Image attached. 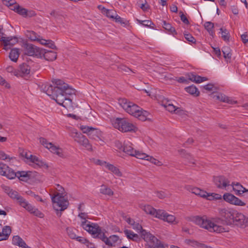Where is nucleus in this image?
Wrapping results in <instances>:
<instances>
[{
	"label": "nucleus",
	"mask_w": 248,
	"mask_h": 248,
	"mask_svg": "<svg viewBox=\"0 0 248 248\" xmlns=\"http://www.w3.org/2000/svg\"><path fill=\"white\" fill-rule=\"evenodd\" d=\"M234 210L231 208H223L218 209L220 217L214 218L211 221L205 216L202 217L194 216L191 220L200 227L204 228L211 232L220 233L226 232V229L220 224L228 226L232 225L233 223V218L234 214Z\"/></svg>",
	"instance_id": "obj_1"
},
{
	"label": "nucleus",
	"mask_w": 248,
	"mask_h": 248,
	"mask_svg": "<svg viewBox=\"0 0 248 248\" xmlns=\"http://www.w3.org/2000/svg\"><path fill=\"white\" fill-rule=\"evenodd\" d=\"M120 105L129 114L135 116L142 121L147 120L149 113L148 112L143 110L140 107L136 104L128 101L125 98L121 99L119 100Z\"/></svg>",
	"instance_id": "obj_2"
},
{
	"label": "nucleus",
	"mask_w": 248,
	"mask_h": 248,
	"mask_svg": "<svg viewBox=\"0 0 248 248\" xmlns=\"http://www.w3.org/2000/svg\"><path fill=\"white\" fill-rule=\"evenodd\" d=\"M63 193H57L51 197L54 209L59 212L66 209L69 205V201Z\"/></svg>",
	"instance_id": "obj_3"
},
{
	"label": "nucleus",
	"mask_w": 248,
	"mask_h": 248,
	"mask_svg": "<svg viewBox=\"0 0 248 248\" xmlns=\"http://www.w3.org/2000/svg\"><path fill=\"white\" fill-rule=\"evenodd\" d=\"M113 126L123 132H127L134 130L135 126L126 119L117 118L112 120Z\"/></svg>",
	"instance_id": "obj_4"
},
{
	"label": "nucleus",
	"mask_w": 248,
	"mask_h": 248,
	"mask_svg": "<svg viewBox=\"0 0 248 248\" xmlns=\"http://www.w3.org/2000/svg\"><path fill=\"white\" fill-rule=\"evenodd\" d=\"M52 82L55 83L57 85V87L59 89L60 93H62L66 96L75 94V89L69 86L62 80L59 79H54L52 80Z\"/></svg>",
	"instance_id": "obj_5"
},
{
	"label": "nucleus",
	"mask_w": 248,
	"mask_h": 248,
	"mask_svg": "<svg viewBox=\"0 0 248 248\" xmlns=\"http://www.w3.org/2000/svg\"><path fill=\"white\" fill-rule=\"evenodd\" d=\"M40 142L45 147L47 148L51 153L56 154L60 157H63L62 150L59 147L54 145L51 142H49L44 138H40Z\"/></svg>",
	"instance_id": "obj_6"
},
{
	"label": "nucleus",
	"mask_w": 248,
	"mask_h": 248,
	"mask_svg": "<svg viewBox=\"0 0 248 248\" xmlns=\"http://www.w3.org/2000/svg\"><path fill=\"white\" fill-rule=\"evenodd\" d=\"M81 226L94 237L99 232L101 229L97 224L92 223L88 220L82 221L81 223Z\"/></svg>",
	"instance_id": "obj_7"
},
{
	"label": "nucleus",
	"mask_w": 248,
	"mask_h": 248,
	"mask_svg": "<svg viewBox=\"0 0 248 248\" xmlns=\"http://www.w3.org/2000/svg\"><path fill=\"white\" fill-rule=\"evenodd\" d=\"M223 200L231 204L237 206H245L246 203L242 202L241 200H240L237 197H235L232 194L229 193H226L223 196Z\"/></svg>",
	"instance_id": "obj_8"
},
{
	"label": "nucleus",
	"mask_w": 248,
	"mask_h": 248,
	"mask_svg": "<svg viewBox=\"0 0 248 248\" xmlns=\"http://www.w3.org/2000/svg\"><path fill=\"white\" fill-rule=\"evenodd\" d=\"M25 54L30 56L40 57L42 48L38 47L31 44H25Z\"/></svg>",
	"instance_id": "obj_9"
},
{
	"label": "nucleus",
	"mask_w": 248,
	"mask_h": 248,
	"mask_svg": "<svg viewBox=\"0 0 248 248\" xmlns=\"http://www.w3.org/2000/svg\"><path fill=\"white\" fill-rule=\"evenodd\" d=\"M233 223L232 225H236L239 227H243L246 226L248 223V218H246V217L242 213H239L235 211L232 219Z\"/></svg>",
	"instance_id": "obj_10"
},
{
	"label": "nucleus",
	"mask_w": 248,
	"mask_h": 248,
	"mask_svg": "<svg viewBox=\"0 0 248 248\" xmlns=\"http://www.w3.org/2000/svg\"><path fill=\"white\" fill-rule=\"evenodd\" d=\"M52 83L54 85V86L48 83H45L41 85V88L46 94L53 97H54L55 94H56V93L57 91L59 90V89L57 87V86L55 83L53 82Z\"/></svg>",
	"instance_id": "obj_11"
},
{
	"label": "nucleus",
	"mask_w": 248,
	"mask_h": 248,
	"mask_svg": "<svg viewBox=\"0 0 248 248\" xmlns=\"http://www.w3.org/2000/svg\"><path fill=\"white\" fill-rule=\"evenodd\" d=\"M157 218L167 221L169 223L176 224L178 223V222L176 221V218L173 215L169 214L163 210H159V214H158Z\"/></svg>",
	"instance_id": "obj_12"
},
{
	"label": "nucleus",
	"mask_w": 248,
	"mask_h": 248,
	"mask_svg": "<svg viewBox=\"0 0 248 248\" xmlns=\"http://www.w3.org/2000/svg\"><path fill=\"white\" fill-rule=\"evenodd\" d=\"M123 151L126 154L132 156H135L138 159L139 156L138 155L139 154H142V152L134 150L132 147V144L128 141H124Z\"/></svg>",
	"instance_id": "obj_13"
},
{
	"label": "nucleus",
	"mask_w": 248,
	"mask_h": 248,
	"mask_svg": "<svg viewBox=\"0 0 248 248\" xmlns=\"http://www.w3.org/2000/svg\"><path fill=\"white\" fill-rule=\"evenodd\" d=\"M0 41L3 43V49L8 50L10 48L11 46L17 43L18 39L16 37H2Z\"/></svg>",
	"instance_id": "obj_14"
},
{
	"label": "nucleus",
	"mask_w": 248,
	"mask_h": 248,
	"mask_svg": "<svg viewBox=\"0 0 248 248\" xmlns=\"http://www.w3.org/2000/svg\"><path fill=\"white\" fill-rule=\"evenodd\" d=\"M210 97L215 100H218L221 102H225L229 104L236 103V102L232 101L229 97L225 94L219 93H213L210 95Z\"/></svg>",
	"instance_id": "obj_15"
},
{
	"label": "nucleus",
	"mask_w": 248,
	"mask_h": 248,
	"mask_svg": "<svg viewBox=\"0 0 248 248\" xmlns=\"http://www.w3.org/2000/svg\"><path fill=\"white\" fill-rule=\"evenodd\" d=\"M214 181L218 188H224L229 185L230 181L223 176H218L214 177Z\"/></svg>",
	"instance_id": "obj_16"
},
{
	"label": "nucleus",
	"mask_w": 248,
	"mask_h": 248,
	"mask_svg": "<svg viewBox=\"0 0 248 248\" xmlns=\"http://www.w3.org/2000/svg\"><path fill=\"white\" fill-rule=\"evenodd\" d=\"M40 58H44L45 60L48 61H53L57 58L56 53L53 51L47 50L42 48Z\"/></svg>",
	"instance_id": "obj_17"
},
{
	"label": "nucleus",
	"mask_w": 248,
	"mask_h": 248,
	"mask_svg": "<svg viewBox=\"0 0 248 248\" xmlns=\"http://www.w3.org/2000/svg\"><path fill=\"white\" fill-rule=\"evenodd\" d=\"M77 137L75 140L79 143L80 145L85 147L88 150L92 149V146L89 143V140L81 134L76 133Z\"/></svg>",
	"instance_id": "obj_18"
},
{
	"label": "nucleus",
	"mask_w": 248,
	"mask_h": 248,
	"mask_svg": "<svg viewBox=\"0 0 248 248\" xmlns=\"http://www.w3.org/2000/svg\"><path fill=\"white\" fill-rule=\"evenodd\" d=\"M140 208L143 210L147 214H149L154 217L157 218L158 214H159V210H156L153 208L151 205L140 204Z\"/></svg>",
	"instance_id": "obj_19"
},
{
	"label": "nucleus",
	"mask_w": 248,
	"mask_h": 248,
	"mask_svg": "<svg viewBox=\"0 0 248 248\" xmlns=\"http://www.w3.org/2000/svg\"><path fill=\"white\" fill-rule=\"evenodd\" d=\"M30 156L31 157V159L30 160V161L32 163H33V167L34 168H44L45 169H47L48 166V165L44 162H43L42 160H40L38 157L37 156L30 155Z\"/></svg>",
	"instance_id": "obj_20"
},
{
	"label": "nucleus",
	"mask_w": 248,
	"mask_h": 248,
	"mask_svg": "<svg viewBox=\"0 0 248 248\" xmlns=\"http://www.w3.org/2000/svg\"><path fill=\"white\" fill-rule=\"evenodd\" d=\"M232 186L233 190L235 192V194L240 195L242 193L248 192V189L243 186L239 183H232Z\"/></svg>",
	"instance_id": "obj_21"
},
{
	"label": "nucleus",
	"mask_w": 248,
	"mask_h": 248,
	"mask_svg": "<svg viewBox=\"0 0 248 248\" xmlns=\"http://www.w3.org/2000/svg\"><path fill=\"white\" fill-rule=\"evenodd\" d=\"M12 243L13 245L18 246L22 248H31L29 247L25 241L18 235L14 236L13 237Z\"/></svg>",
	"instance_id": "obj_22"
},
{
	"label": "nucleus",
	"mask_w": 248,
	"mask_h": 248,
	"mask_svg": "<svg viewBox=\"0 0 248 248\" xmlns=\"http://www.w3.org/2000/svg\"><path fill=\"white\" fill-rule=\"evenodd\" d=\"M139 156V159H144L146 160H148L150 161L151 163L158 166H160L161 164V163L159 160L154 158L153 157L151 156L146 155L145 153H142V154H139L138 155Z\"/></svg>",
	"instance_id": "obj_23"
},
{
	"label": "nucleus",
	"mask_w": 248,
	"mask_h": 248,
	"mask_svg": "<svg viewBox=\"0 0 248 248\" xmlns=\"http://www.w3.org/2000/svg\"><path fill=\"white\" fill-rule=\"evenodd\" d=\"M140 234L141 237L147 242H150L152 244L153 241H156L157 238L152 235L149 232H146V230H141Z\"/></svg>",
	"instance_id": "obj_24"
},
{
	"label": "nucleus",
	"mask_w": 248,
	"mask_h": 248,
	"mask_svg": "<svg viewBox=\"0 0 248 248\" xmlns=\"http://www.w3.org/2000/svg\"><path fill=\"white\" fill-rule=\"evenodd\" d=\"M31 71L30 66L26 63H23L20 65L18 70L19 75L20 76H24L29 75Z\"/></svg>",
	"instance_id": "obj_25"
},
{
	"label": "nucleus",
	"mask_w": 248,
	"mask_h": 248,
	"mask_svg": "<svg viewBox=\"0 0 248 248\" xmlns=\"http://www.w3.org/2000/svg\"><path fill=\"white\" fill-rule=\"evenodd\" d=\"M31 171H18L16 172V177L20 180L27 181L31 175Z\"/></svg>",
	"instance_id": "obj_26"
},
{
	"label": "nucleus",
	"mask_w": 248,
	"mask_h": 248,
	"mask_svg": "<svg viewBox=\"0 0 248 248\" xmlns=\"http://www.w3.org/2000/svg\"><path fill=\"white\" fill-rule=\"evenodd\" d=\"M19 54V49L17 48H14L11 50L9 57L12 61L16 62Z\"/></svg>",
	"instance_id": "obj_27"
},
{
	"label": "nucleus",
	"mask_w": 248,
	"mask_h": 248,
	"mask_svg": "<svg viewBox=\"0 0 248 248\" xmlns=\"http://www.w3.org/2000/svg\"><path fill=\"white\" fill-rule=\"evenodd\" d=\"M66 96L62 93H60V90L57 91L56 94H55L54 97L52 98L54 99L56 102L60 105L63 103L64 100H65Z\"/></svg>",
	"instance_id": "obj_28"
},
{
	"label": "nucleus",
	"mask_w": 248,
	"mask_h": 248,
	"mask_svg": "<svg viewBox=\"0 0 248 248\" xmlns=\"http://www.w3.org/2000/svg\"><path fill=\"white\" fill-rule=\"evenodd\" d=\"M162 25L163 27L170 33L172 34L173 36L177 34L176 30L169 23H167L166 21H163Z\"/></svg>",
	"instance_id": "obj_29"
},
{
	"label": "nucleus",
	"mask_w": 248,
	"mask_h": 248,
	"mask_svg": "<svg viewBox=\"0 0 248 248\" xmlns=\"http://www.w3.org/2000/svg\"><path fill=\"white\" fill-rule=\"evenodd\" d=\"M124 232L128 239L135 241H138L140 240L139 235L134 233L132 231L125 230Z\"/></svg>",
	"instance_id": "obj_30"
},
{
	"label": "nucleus",
	"mask_w": 248,
	"mask_h": 248,
	"mask_svg": "<svg viewBox=\"0 0 248 248\" xmlns=\"http://www.w3.org/2000/svg\"><path fill=\"white\" fill-rule=\"evenodd\" d=\"M185 90L186 92L195 96H198L200 94V92L194 85H191L185 88Z\"/></svg>",
	"instance_id": "obj_31"
},
{
	"label": "nucleus",
	"mask_w": 248,
	"mask_h": 248,
	"mask_svg": "<svg viewBox=\"0 0 248 248\" xmlns=\"http://www.w3.org/2000/svg\"><path fill=\"white\" fill-rule=\"evenodd\" d=\"M94 237L100 239L106 245H111L108 241V237L105 235V232L102 231L101 229H100V231L96 234Z\"/></svg>",
	"instance_id": "obj_32"
},
{
	"label": "nucleus",
	"mask_w": 248,
	"mask_h": 248,
	"mask_svg": "<svg viewBox=\"0 0 248 248\" xmlns=\"http://www.w3.org/2000/svg\"><path fill=\"white\" fill-rule=\"evenodd\" d=\"M204 26L205 29L208 31L209 34L213 37L215 34V32L213 30V28L214 27V23L211 22L207 21L205 22Z\"/></svg>",
	"instance_id": "obj_33"
},
{
	"label": "nucleus",
	"mask_w": 248,
	"mask_h": 248,
	"mask_svg": "<svg viewBox=\"0 0 248 248\" xmlns=\"http://www.w3.org/2000/svg\"><path fill=\"white\" fill-rule=\"evenodd\" d=\"M106 167L116 175L118 176H122V173L119 170V169L114 165L108 163L106 164Z\"/></svg>",
	"instance_id": "obj_34"
},
{
	"label": "nucleus",
	"mask_w": 248,
	"mask_h": 248,
	"mask_svg": "<svg viewBox=\"0 0 248 248\" xmlns=\"http://www.w3.org/2000/svg\"><path fill=\"white\" fill-rule=\"evenodd\" d=\"M100 192L103 194L107 195L109 196H112L113 195V191L110 188L104 185H102L101 186Z\"/></svg>",
	"instance_id": "obj_35"
},
{
	"label": "nucleus",
	"mask_w": 248,
	"mask_h": 248,
	"mask_svg": "<svg viewBox=\"0 0 248 248\" xmlns=\"http://www.w3.org/2000/svg\"><path fill=\"white\" fill-rule=\"evenodd\" d=\"M219 33L221 34V38L224 41H229L230 35L229 31L226 29L221 28Z\"/></svg>",
	"instance_id": "obj_36"
},
{
	"label": "nucleus",
	"mask_w": 248,
	"mask_h": 248,
	"mask_svg": "<svg viewBox=\"0 0 248 248\" xmlns=\"http://www.w3.org/2000/svg\"><path fill=\"white\" fill-rule=\"evenodd\" d=\"M222 52L223 53L224 58L227 62L229 60L231 59L232 54L231 53L230 48L229 47H223L222 49Z\"/></svg>",
	"instance_id": "obj_37"
},
{
	"label": "nucleus",
	"mask_w": 248,
	"mask_h": 248,
	"mask_svg": "<svg viewBox=\"0 0 248 248\" xmlns=\"http://www.w3.org/2000/svg\"><path fill=\"white\" fill-rule=\"evenodd\" d=\"M3 176H5L9 179H13L16 177V172L8 167V168L5 171V174H3Z\"/></svg>",
	"instance_id": "obj_38"
},
{
	"label": "nucleus",
	"mask_w": 248,
	"mask_h": 248,
	"mask_svg": "<svg viewBox=\"0 0 248 248\" xmlns=\"http://www.w3.org/2000/svg\"><path fill=\"white\" fill-rule=\"evenodd\" d=\"M27 37L31 41H37L40 36L33 31H27Z\"/></svg>",
	"instance_id": "obj_39"
},
{
	"label": "nucleus",
	"mask_w": 248,
	"mask_h": 248,
	"mask_svg": "<svg viewBox=\"0 0 248 248\" xmlns=\"http://www.w3.org/2000/svg\"><path fill=\"white\" fill-rule=\"evenodd\" d=\"M18 153L21 156L30 161L31 157L30 156V155H31L30 152H28L22 148H19Z\"/></svg>",
	"instance_id": "obj_40"
},
{
	"label": "nucleus",
	"mask_w": 248,
	"mask_h": 248,
	"mask_svg": "<svg viewBox=\"0 0 248 248\" xmlns=\"http://www.w3.org/2000/svg\"><path fill=\"white\" fill-rule=\"evenodd\" d=\"M115 15H116V16L114 19H115L116 22L119 23L124 27L126 26L129 24V21L128 20L122 18L116 14H115Z\"/></svg>",
	"instance_id": "obj_41"
},
{
	"label": "nucleus",
	"mask_w": 248,
	"mask_h": 248,
	"mask_svg": "<svg viewBox=\"0 0 248 248\" xmlns=\"http://www.w3.org/2000/svg\"><path fill=\"white\" fill-rule=\"evenodd\" d=\"M162 105L166 108L167 110L170 112H176V113L178 112V109L179 108H176L175 106L170 103H168V105L162 104Z\"/></svg>",
	"instance_id": "obj_42"
},
{
	"label": "nucleus",
	"mask_w": 248,
	"mask_h": 248,
	"mask_svg": "<svg viewBox=\"0 0 248 248\" xmlns=\"http://www.w3.org/2000/svg\"><path fill=\"white\" fill-rule=\"evenodd\" d=\"M137 21L139 24L142 25L143 26L148 27H150L151 28H154V27H152L151 25H154V24L152 22L151 20H140L138 19H137Z\"/></svg>",
	"instance_id": "obj_43"
},
{
	"label": "nucleus",
	"mask_w": 248,
	"mask_h": 248,
	"mask_svg": "<svg viewBox=\"0 0 248 248\" xmlns=\"http://www.w3.org/2000/svg\"><path fill=\"white\" fill-rule=\"evenodd\" d=\"M16 13H17L18 15L22 16L23 17H25V16L26 15L27 13V9L24 8L20 6V5H18L16 9Z\"/></svg>",
	"instance_id": "obj_44"
},
{
	"label": "nucleus",
	"mask_w": 248,
	"mask_h": 248,
	"mask_svg": "<svg viewBox=\"0 0 248 248\" xmlns=\"http://www.w3.org/2000/svg\"><path fill=\"white\" fill-rule=\"evenodd\" d=\"M63 102L64 103H62V106L66 108H68L73 107L72 99L68 96H66L65 100H64Z\"/></svg>",
	"instance_id": "obj_45"
},
{
	"label": "nucleus",
	"mask_w": 248,
	"mask_h": 248,
	"mask_svg": "<svg viewBox=\"0 0 248 248\" xmlns=\"http://www.w3.org/2000/svg\"><path fill=\"white\" fill-rule=\"evenodd\" d=\"M67 233L71 239H75L76 238V230L72 228H67L66 229Z\"/></svg>",
	"instance_id": "obj_46"
},
{
	"label": "nucleus",
	"mask_w": 248,
	"mask_h": 248,
	"mask_svg": "<svg viewBox=\"0 0 248 248\" xmlns=\"http://www.w3.org/2000/svg\"><path fill=\"white\" fill-rule=\"evenodd\" d=\"M102 11L106 14V15L108 17L114 19L116 15H114V12L113 11L107 9L105 7H103Z\"/></svg>",
	"instance_id": "obj_47"
},
{
	"label": "nucleus",
	"mask_w": 248,
	"mask_h": 248,
	"mask_svg": "<svg viewBox=\"0 0 248 248\" xmlns=\"http://www.w3.org/2000/svg\"><path fill=\"white\" fill-rule=\"evenodd\" d=\"M108 239L111 245H107L108 246H112L113 244L116 243L118 241L119 237L116 235H112L108 237Z\"/></svg>",
	"instance_id": "obj_48"
},
{
	"label": "nucleus",
	"mask_w": 248,
	"mask_h": 248,
	"mask_svg": "<svg viewBox=\"0 0 248 248\" xmlns=\"http://www.w3.org/2000/svg\"><path fill=\"white\" fill-rule=\"evenodd\" d=\"M89 138L95 140L96 138H98V136L97 134L96 129L94 128H93V129L90 131V132L88 134Z\"/></svg>",
	"instance_id": "obj_49"
},
{
	"label": "nucleus",
	"mask_w": 248,
	"mask_h": 248,
	"mask_svg": "<svg viewBox=\"0 0 248 248\" xmlns=\"http://www.w3.org/2000/svg\"><path fill=\"white\" fill-rule=\"evenodd\" d=\"M152 244L154 248H165L163 243L157 238L156 241H153Z\"/></svg>",
	"instance_id": "obj_50"
},
{
	"label": "nucleus",
	"mask_w": 248,
	"mask_h": 248,
	"mask_svg": "<svg viewBox=\"0 0 248 248\" xmlns=\"http://www.w3.org/2000/svg\"><path fill=\"white\" fill-rule=\"evenodd\" d=\"M118 68L119 71L124 72L126 73H129V72H132L134 73H135L134 71H133L131 69H130L129 68L127 67V66H126L125 65H121Z\"/></svg>",
	"instance_id": "obj_51"
},
{
	"label": "nucleus",
	"mask_w": 248,
	"mask_h": 248,
	"mask_svg": "<svg viewBox=\"0 0 248 248\" xmlns=\"http://www.w3.org/2000/svg\"><path fill=\"white\" fill-rule=\"evenodd\" d=\"M214 199L216 200H220L221 199V195L218 194L216 193H210L209 195H208V200H212Z\"/></svg>",
	"instance_id": "obj_52"
},
{
	"label": "nucleus",
	"mask_w": 248,
	"mask_h": 248,
	"mask_svg": "<svg viewBox=\"0 0 248 248\" xmlns=\"http://www.w3.org/2000/svg\"><path fill=\"white\" fill-rule=\"evenodd\" d=\"M16 200L17 201V202L19 204V205L23 207H25V205H26V204L27 202L26 201V200L25 199H24L20 195L17 198Z\"/></svg>",
	"instance_id": "obj_53"
},
{
	"label": "nucleus",
	"mask_w": 248,
	"mask_h": 248,
	"mask_svg": "<svg viewBox=\"0 0 248 248\" xmlns=\"http://www.w3.org/2000/svg\"><path fill=\"white\" fill-rule=\"evenodd\" d=\"M132 226L133 229L137 231L138 232H140V233L141 232V230H143L141 225L139 223L136 222L135 221L134 222V223H133Z\"/></svg>",
	"instance_id": "obj_54"
},
{
	"label": "nucleus",
	"mask_w": 248,
	"mask_h": 248,
	"mask_svg": "<svg viewBox=\"0 0 248 248\" xmlns=\"http://www.w3.org/2000/svg\"><path fill=\"white\" fill-rule=\"evenodd\" d=\"M8 168V166L2 162H0V174L3 175L5 174V171Z\"/></svg>",
	"instance_id": "obj_55"
},
{
	"label": "nucleus",
	"mask_w": 248,
	"mask_h": 248,
	"mask_svg": "<svg viewBox=\"0 0 248 248\" xmlns=\"http://www.w3.org/2000/svg\"><path fill=\"white\" fill-rule=\"evenodd\" d=\"M93 127H90L86 125H81L80 126V129L82 130V132L84 133H86L87 135L90 132L91 130L93 129Z\"/></svg>",
	"instance_id": "obj_56"
},
{
	"label": "nucleus",
	"mask_w": 248,
	"mask_h": 248,
	"mask_svg": "<svg viewBox=\"0 0 248 248\" xmlns=\"http://www.w3.org/2000/svg\"><path fill=\"white\" fill-rule=\"evenodd\" d=\"M207 80L208 78L206 77H202L200 76L196 75L195 80L194 82L197 83H200Z\"/></svg>",
	"instance_id": "obj_57"
},
{
	"label": "nucleus",
	"mask_w": 248,
	"mask_h": 248,
	"mask_svg": "<svg viewBox=\"0 0 248 248\" xmlns=\"http://www.w3.org/2000/svg\"><path fill=\"white\" fill-rule=\"evenodd\" d=\"M185 39L192 43H196V39H195V38L194 37H193L191 34H185Z\"/></svg>",
	"instance_id": "obj_58"
},
{
	"label": "nucleus",
	"mask_w": 248,
	"mask_h": 248,
	"mask_svg": "<svg viewBox=\"0 0 248 248\" xmlns=\"http://www.w3.org/2000/svg\"><path fill=\"white\" fill-rule=\"evenodd\" d=\"M23 208H25L26 210H27L29 212H30L31 213H32V212L34 211L35 209L34 207L32 206L28 202L26 203V205H25V207H23Z\"/></svg>",
	"instance_id": "obj_59"
},
{
	"label": "nucleus",
	"mask_w": 248,
	"mask_h": 248,
	"mask_svg": "<svg viewBox=\"0 0 248 248\" xmlns=\"http://www.w3.org/2000/svg\"><path fill=\"white\" fill-rule=\"evenodd\" d=\"M46 46L53 49H57L56 46L54 44V42L51 40H47V42Z\"/></svg>",
	"instance_id": "obj_60"
},
{
	"label": "nucleus",
	"mask_w": 248,
	"mask_h": 248,
	"mask_svg": "<svg viewBox=\"0 0 248 248\" xmlns=\"http://www.w3.org/2000/svg\"><path fill=\"white\" fill-rule=\"evenodd\" d=\"M115 147L118 149L123 151V148L124 147V143H122L120 141L116 140L115 142Z\"/></svg>",
	"instance_id": "obj_61"
},
{
	"label": "nucleus",
	"mask_w": 248,
	"mask_h": 248,
	"mask_svg": "<svg viewBox=\"0 0 248 248\" xmlns=\"http://www.w3.org/2000/svg\"><path fill=\"white\" fill-rule=\"evenodd\" d=\"M19 195L17 191L13 190L8 196L12 199L16 200Z\"/></svg>",
	"instance_id": "obj_62"
},
{
	"label": "nucleus",
	"mask_w": 248,
	"mask_h": 248,
	"mask_svg": "<svg viewBox=\"0 0 248 248\" xmlns=\"http://www.w3.org/2000/svg\"><path fill=\"white\" fill-rule=\"evenodd\" d=\"M181 20L186 24H189V22L187 17L184 15L182 12H180Z\"/></svg>",
	"instance_id": "obj_63"
},
{
	"label": "nucleus",
	"mask_w": 248,
	"mask_h": 248,
	"mask_svg": "<svg viewBox=\"0 0 248 248\" xmlns=\"http://www.w3.org/2000/svg\"><path fill=\"white\" fill-rule=\"evenodd\" d=\"M241 38L244 44H246L248 42V34L247 33L242 34Z\"/></svg>",
	"instance_id": "obj_64"
}]
</instances>
